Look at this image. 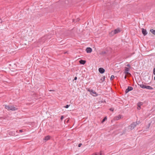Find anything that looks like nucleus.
<instances>
[{
    "label": "nucleus",
    "mask_w": 155,
    "mask_h": 155,
    "mask_svg": "<svg viewBox=\"0 0 155 155\" xmlns=\"http://www.w3.org/2000/svg\"><path fill=\"white\" fill-rule=\"evenodd\" d=\"M70 106V105H67L66 106H65L64 107L65 108H68L69 106Z\"/></svg>",
    "instance_id": "4be33fe9"
},
{
    "label": "nucleus",
    "mask_w": 155,
    "mask_h": 155,
    "mask_svg": "<svg viewBox=\"0 0 155 155\" xmlns=\"http://www.w3.org/2000/svg\"><path fill=\"white\" fill-rule=\"evenodd\" d=\"M140 87L142 88H145L146 85H145L143 84H140Z\"/></svg>",
    "instance_id": "2eb2a0df"
},
{
    "label": "nucleus",
    "mask_w": 155,
    "mask_h": 155,
    "mask_svg": "<svg viewBox=\"0 0 155 155\" xmlns=\"http://www.w3.org/2000/svg\"><path fill=\"white\" fill-rule=\"evenodd\" d=\"M82 145V144L81 143H79V144L78 145V147H81V146Z\"/></svg>",
    "instance_id": "393cba45"
},
{
    "label": "nucleus",
    "mask_w": 155,
    "mask_h": 155,
    "mask_svg": "<svg viewBox=\"0 0 155 155\" xmlns=\"http://www.w3.org/2000/svg\"><path fill=\"white\" fill-rule=\"evenodd\" d=\"M126 75H125V78H126Z\"/></svg>",
    "instance_id": "7c9ffc66"
},
{
    "label": "nucleus",
    "mask_w": 155,
    "mask_h": 155,
    "mask_svg": "<svg viewBox=\"0 0 155 155\" xmlns=\"http://www.w3.org/2000/svg\"><path fill=\"white\" fill-rule=\"evenodd\" d=\"M107 119V117H105L101 121V123H103L104 122L105 120H106Z\"/></svg>",
    "instance_id": "a211bd4d"
},
{
    "label": "nucleus",
    "mask_w": 155,
    "mask_h": 155,
    "mask_svg": "<svg viewBox=\"0 0 155 155\" xmlns=\"http://www.w3.org/2000/svg\"><path fill=\"white\" fill-rule=\"evenodd\" d=\"M142 104V103H139L137 104V109L138 110H140V107L141 105Z\"/></svg>",
    "instance_id": "f8f14e48"
},
{
    "label": "nucleus",
    "mask_w": 155,
    "mask_h": 155,
    "mask_svg": "<svg viewBox=\"0 0 155 155\" xmlns=\"http://www.w3.org/2000/svg\"><path fill=\"white\" fill-rule=\"evenodd\" d=\"M105 79V77L104 76L103 77L101 78V80L102 81V82L104 81Z\"/></svg>",
    "instance_id": "6ab92c4d"
},
{
    "label": "nucleus",
    "mask_w": 155,
    "mask_h": 155,
    "mask_svg": "<svg viewBox=\"0 0 155 155\" xmlns=\"http://www.w3.org/2000/svg\"><path fill=\"white\" fill-rule=\"evenodd\" d=\"M154 80H155V76L154 77Z\"/></svg>",
    "instance_id": "2f4dec72"
},
{
    "label": "nucleus",
    "mask_w": 155,
    "mask_h": 155,
    "mask_svg": "<svg viewBox=\"0 0 155 155\" xmlns=\"http://www.w3.org/2000/svg\"><path fill=\"white\" fill-rule=\"evenodd\" d=\"M86 51L87 53H91L92 51V49L91 48L88 47L87 48Z\"/></svg>",
    "instance_id": "0eeeda50"
},
{
    "label": "nucleus",
    "mask_w": 155,
    "mask_h": 155,
    "mask_svg": "<svg viewBox=\"0 0 155 155\" xmlns=\"http://www.w3.org/2000/svg\"><path fill=\"white\" fill-rule=\"evenodd\" d=\"M137 124V122H134L132 123L129 127L131 130L133 129Z\"/></svg>",
    "instance_id": "f03ea898"
},
{
    "label": "nucleus",
    "mask_w": 155,
    "mask_h": 155,
    "mask_svg": "<svg viewBox=\"0 0 155 155\" xmlns=\"http://www.w3.org/2000/svg\"><path fill=\"white\" fill-rule=\"evenodd\" d=\"M122 117V116L121 115H119L115 117V119L116 120H118L120 119Z\"/></svg>",
    "instance_id": "9b49d317"
},
{
    "label": "nucleus",
    "mask_w": 155,
    "mask_h": 155,
    "mask_svg": "<svg viewBox=\"0 0 155 155\" xmlns=\"http://www.w3.org/2000/svg\"><path fill=\"white\" fill-rule=\"evenodd\" d=\"M3 106H4L5 108L8 110L15 111L18 109L17 108L13 105H4Z\"/></svg>",
    "instance_id": "f257e3e1"
},
{
    "label": "nucleus",
    "mask_w": 155,
    "mask_h": 155,
    "mask_svg": "<svg viewBox=\"0 0 155 155\" xmlns=\"http://www.w3.org/2000/svg\"><path fill=\"white\" fill-rule=\"evenodd\" d=\"M105 53H106L105 51H103L101 52L100 54H105Z\"/></svg>",
    "instance_id": "aec40b11"
},
{
    "label": "nucleus",
    "mask_w": 155,
    "mask_h": 155,
    "mask_svg": "<svg viewBox=\"0 0 155 155\" xmlns=\"http://www.w3.org/2000/svg\"><path fill=\"white\" fill-rule=\"evenodd\" d=\"M127 67H130V64H127Z\"/></svg>",
    "instance_id": "c85d7f7f"
},
{
    "label": "nucleus",
    "mask_w": 155,
    "mask_h": 155,
    "mask_svg": "<svg viewBox=\"0 0 155 155\" xmlns=\"http://www.w3.org/2000/svg\"><path fill=\"white\" fill-rule=\"evenodd\" d=\"M19 131L20 132H22L23 131L22 130H19Z\"/></svg>",
    "instance_id": "cd10ccee"
},
{
    "label": "nucleus",
    "mask_w": 155,
    "mask_h": 155,
    "mask_svg": "<svg viewBox=\"0 0 155 155\" xmlns=\"http://www.w3.org/2000/svg\"><path fill=\"white\" fill-rule=\"evenodd\" d=\"M90 94L93 96H97V94L95 91H93V90H92L91 93H90Z\"/></svg>",
    "instance_id": "423d86ee"
},
{
    "label": "nucleus",
    "mask_w": 155,
    "mask_h": 155,
    "mask_svg": "<svg viewBox=\"0 0 155 155\" xmlns=\"http://www.w3.org/2000/svg\"><path fill=\"white\" fill-rule=\"evenodd\" d=\"M86 89L88 91L90 92V93H91V92L93 90L92 89H91L90 88H87Z\"/></svg>",
    "instance_id": "f3484780"
},
{
    "label": "nucleus",
    "mask_w": 155,
    "mask_h": 155,
    "mask_svg": "<svg viewBox=\"0 0 155 155\" xmlns=\"http://www.w3.org/2000/svg\"><path fill=\"white\" fill-rule=\"evenodd\" d=\"M50 91H54V90H50Z\"/></svg>",
    "instance_id": "c756f323"
},
{
    "label": "nucleus",
    "mask_w": 155,
    "mask_h": 155,
    "mask_svg": "<svg viewBox=\"0 0 155 155\" xmlns=\"http://www.w3.org/2000/svg\"><path fill=\"white\" fill-rule=\"evenodd\" d=\"M133 90V88L132 87L128 86L127 88L125 90V93L126 94L129 91H131Z\"/></svg>",
    "instance_id": "20e7f679"
},
{
    "label": "nucleus",
    "mask_w": 155,
    "mask_h": 155,
    "mask_svg": "<svg viewBox=\"0 0 155 155\" xmlns=\"http://www.w3.org/2000/svg\"><path fill=\"white\" fill-rule=\"evenodd\" d=\"M150 31L153 34L155 35V30H153V29H151L150 30Z\"/></svg>",
    "instance_id": "dca6fc26"
},
{
    "label": "nucleus",
    "mask_w": 155,
    "mask_h": 155,
    "mask_svg": "<svg viewBox=\"0 0 155 155\" xmlns=\"http://www.w3.org/2000/svg\"><path fill=\"white\" fill-rule=\"evenodd\" d=\"M120 28H117V29L114 30V31H111V34L113 33L112 35H114L120 32Z\"/></svg>",
    "instance_id": "7ed1b4c3"
},
{
    "label": "nucleus",
    "mask_w": 155,
    "mask_h": 155,
    "mask_svg": "<svg viewBox=\"0 0 155 155\" xmlns=\"http://www.w3.org/2000/svg\"><path fill=\"white\" fill-rule=\"evenodd\" d=\"M77 79V78L76 77H75L74 78V80H76Z\"/></svg>",
    "instance_id": "bb28decb"
},
{
    "label": "nucleus",
    "mask_w": 155,
    "mask_h": 155,
    "mask_svg": "<svg viewBox=\"0 0 155 155\" xmlns=\"http://www.w3.org/2000/svg\"><path fill=\"white\" fill-rule=\"evenodd\" d=\"M125 71L124 72V73H125V74H127V75H128V74L130 75V74L129 73V71L130 70L129 68H128L127 67H125Z\"/></svg>",
    "instance_id": "39448f33"
},
{
    "label": "nucleus",
    "mask_w": 155,
    "mask_h": 155,
    "mask_svg": "<svg viewBox=\"0 0 155 155\" xmlns=\"http://www.w3.org/2000/svg\"><path fill=\"white\" fill-rule=\"evenodd\" d=\"M142 33L144 35H146L147 33L146 30L144 28L142 29Z\"/></svg>",
    "instance_id": "1a4fd4ad"
},
{
    "label": "nucleus",
    "mask_w": 155,
    "mask_h": 155,
    "mask_svg": "<svg viewBox=\"0 0 155 155\" xmlns=\"http://www.w3.org/2000/svg\"><path fill=\"white\" fill-rule=\"evenodd\" d=\"M99 71L100 72V73L101 74H103L104 73L105 71L104 69L103 68H100L99 69Z\"/></svg>",
    "instance_id": "6e6552de"
},
{
    "label": "nucleus",
    "mask_w": 155,
    "mask_h": 155,
    "mask_svg": "<svg viewBox=\"0 0 155 155\" xmlns=\"http://www.w3.org/2000/svg\"><path fill=\"white\" fill-rule=\"evenodd\" d=\"M145 88H146V89H149V90L153 89V88L152 87L149 86H147V85H146Z\"/></svg>",
    "instance_id": "4468645a"
},
{
    "label": "nucleus",
    "mask_w": 155,
    "mask_h": 155,
    "mask_svg": "<svg viewBox=\"0 0 155 155\" xmlns=\"http://www.w3.org/2000/svg\"><path fill=\"white\" fill-rule=\"evenodd\" d=\"M80 63L81 64H84L86 63L85 61L81 60L79 61Z\"/></svg>",
    "instance_id": "ddd939ff"
},
{
    "label": "nucleus",
    "mask_w": 155,
    "mask_h": 155,
    "mask_svg": "<svg viewBox=\"0 0 155 155\" xmlns=\"http://www.w3.org/2000/svg\"><path fill=\"white\" fill-rule=\"evenodd\" d=\"M110 110H111V111H113L114 110V109L112 108H111L110 109Z\"/></svg>",
    "instance_id": "a878e982"
},
{
    "label": "nucleus",
    "mask_w": 155,
    "mask_h": 155,
    "mask_svg": "<svg viewBox=\"0 0 155 155\" xmlns=\"http://www.w3.org/2000/svg\"><path fill=\"white\" fill-rule=\"evenodd\" d=\"M153 74H154V75H155V68H154L153 69Z\"/></svg>",
    "instance_id": "5701e85b"
},
{
    "label": "nucleus",
    "mask_w": 155,
    "mask_h": 155,
    "mask_svg": "<svg viewBox=\"0 0 155 155\" xmlns=\"http://www.w3.org/2000/svg\"><path fill=\"white\" fill-rule=\"evenodd\" d=\"M50 138V137L49 136H47L46 137H45L44 138L43 140H45V141H46L47 140H49Z\"/></svg>",
    "instance_id": "9d476101"
},
{
    "label": "nucleus",
    "mask_w": 155,
    "mask_h": 155,
    "mask_svg": "<svg viewBox=\"0 0 155 155\" xmlns=\"http://www.w3.org/2000/svg\"><path fill=\"white\" fill-rule=\"evenodd\" d=\"M114 75H112L110 77V80H112L114 79Z\"/></svg>",
    "instance_id": "412c9836"
},
{
    "label": "nucleus",
    "mask_w": 155,
    "mask_h": 155,
    "mask_svg": "<svg viewBox=\"0 0 155 155\" xmlns=\"http://www.w3.org/2000/svg\"><path fill=\"white\" fill-rule=\"evenodd\" d=\"M64 118V117L63 116H62L61 117V120H62Z\"/></svg>",
    "instance_id": "b1692460"
}]
</instances>
